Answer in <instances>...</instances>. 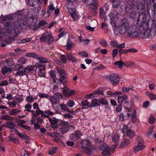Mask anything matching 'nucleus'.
I'll list each match as a JSON object with an SVG mask.
<instances>
[{
  "mask_svg": "<svg viewBox=\"0 0 156 156\" xmlns=\"http://www.w3.org/2000/svg\"><path fill=\"white\" fill-rule=\"evenodd\" d=\"M143 8L139 9L140 11L138 14V16H137L136 19H135V21L137 20V24L140 23L139 27V30L141 34H143L144 36H147L150 33L151 30L148 28L149 21L147 20V16L149 14V9L151 8L150 6H148L147 2L144 5Z\"/></svg>",
  "mask_w": 156,
  "mask_h": 156,
  "instance_id": "obj_1",
  "label": "nucleus"
},
{
  "mask_svg": "<svg viewBox=\"0 0 156 156\" xmlns=\"http://www.w3.org/2000/svg\"><path fill=\"white\" fill-rule=\"evenodd\" d=\"M127 4L125 7V10L127 13V15L129 16L130 17L135 21V19L137 18V12L136 11L133 9H136L139 10L140 9L143 8V6L146 3V0H127Z\"/></svg>",
  "mask_w": 156,
  "mask_h": 156,
  "instance_id": "obj_2",
  "label": "nucleus"
},
{
  "mask_svg": "<svg viewBox=\"0 0 156 156\" xmlns=\"http://www.w3.org/2000/svg\"><path fill=\"white\" fill-rule=\"evenodd\" d=\"M110 19L111 25L112 29L116 34L119 33L120 34H123L126 33L128 30V28L131 26H129V22L126 19H123L120 22V25L118 27L116 26V16L113 13H110L108 15Z\"/></svg>",
  "mask_w": 156,
  "mask_h": 156,
  "instance_id": "obj_3",
  "label": "nucleus"
},
{
  "mask_svg": "<svg viewBox=\"0 0 156 156\" xmlns=\"http://www.w3.org/2000/svg\"><path fill=\"white\" fill-rule=\"evenodd\" d=\"M9 17H6L3 19V20L5 21L4 22L5 28L9 33L14 34V35L17 34L19 32L18 28H22V24H18L17 27L15 26V27H13V25L14 24L11 23V20L12 18V17L10 16ZM22 25H23V24H22Z\"/></svg>",
  "mask_w": 156,
  "mask_h": 156,
  "instance_id": "obj_4",
  "label": "nucleus"
},
{
  "mask_svg": "<svg viewBox=\"0 0 156 156\" xmlns=\"http://www.w3.org/2000/svg\"><path fill=\"white\" fill-rule=\"evenodd\" d=\"M81 144V148L89 155L91 154L92 152L96 149L95 146L91 145V142L88 140H82Z\"/></svg>",
  "mask_w": 156,
  "mask_h": 156,
  "instance_id": "obj_5",
  "label": "nucleus"
},
{
  "mask_svg": "<svg viewBox=\"0 0 156 156\" xmlns=\"http://www.w3.org/2000/svg\"><path fill=\"white\" fill-rule=\"evenodd\" d=\"M48 1V0H25L27 5L33 7L38 12L41 9L42 3L43 2L45 4L47 3Z\"/></svg>",
  "mask_w": 156,
  "mask_h": 156,
  "instance_id": "obj_6",
  "label": "nucleus"
},
{
  "mask_svg": "<svg viewBox=\"0 0 156 156\" xmlns=\"http://www.w3.org/2000/svg\"><path fill=\"white\" fill-rule=\"evenodd\" d=\"M126 33L127 34L129 37L131 38L141 37L143 38L147 37H149V35L150 33L147 36H144L143 34H140V31L139 30V32H138L134 29V27L132 26L129 27V28H128V30L126 31Z\"/></svg>",
  "mask_w": 156,
  "mask_h": 156,
  "instance_id": "obj_7",
  "label": "nucleus"
},
{
  "mask_svg": "<svg viewBox=\"0 0 156 156\" xmlns=\"http://www.w3.org/2000/svg\"><path fill=\"white\" fill-rule=\"evenodd\" d=\"M30 23H29V21H27V24H29L30 26L33 27V29L34 30H37L39 29V28L42 26H44L45 24H47V23L43 20L40 21L38 23V25H36V23L37 22V20L34 19V18L33 16L30 17Z\"/></svg>",
  "mask_w": 156,
  "mask_h": 156,
  "instance_id": "obj_8",
  "label": "nucleus"
},
{
  "mask_svg": "<svg viewBox=\"0 0 156 156\" xmlns=\"http://www.w3.org/2000/svg\"><path fill=\"white\" fill-rule=\"evenodd\" d=\"M99 149L101 151H103L102 154L104 156H109L111 155L110 150L111 147H109L108 144L105 143L101 144L99 147Z\"/></svg>",
  "mask_w": 156,
  "mask_h": 156,
  "instance_id": "obj_9",
  "label": "nucleus"
},
{
  "mask_svg": "<svg viewBox=\"0 0 156 156\" xmlns=\"http://www.w3.org/2000/svg\"><path fill=\"white\" fill-rule=\"evenodd\" d=\"M58 72L60 74V77L59 80L60 83H62L64 86L66 85L67 80L65 76L66 73L64 70L60 67H56V68Z\"/></svg>",
  "mask_w": 156,
  "mask_h": 156,
  "instance_id": "obj_10",
  "label": "nucleus"
},
{
  "mask_svg": "<svg viewBox=\"0 0 156 156\" xmlns=\"http://www.w3.org/2000/svg\"><path fill=\"white\" fill-rule=\"evenodd\" d=\"M83 3L90 5V7L92 9L93 12L95 14L97 13V10L98 5L96 2L97 0H81Z\"/></svg>",
  "mask_w": 156,
  "mask_h": 156,
  "instance_id": "obj_11",
  "label": "nucleus"
},
{
  "mask_svg": "<svg viewBox=\"0 0 156 156\" xmlns=\"http://www.w3.org/2000/svg\"><path fill=\"white\" fill-rule=\"evenodd\" d=\"M54 39L51 34L44 35L43 34L40 38V41L41 42H44L47 41L48 45L51 44L54 41Z\"/></svg>",
  "mask_w": 156,
  "mask_h": 156,
  "instance_id": "obj_12",
  "label": "nucleus"
},
{
  "mask_svg": "<svg viewBox=\"0 0 156 156\" xmlns=\"http://www.w3.org/2000/svg\"><path fill=\"white\" fill-rule=\"evenodd\" d=\"M49 121L50 125L49 127L54 129H57L59 127V121L60 120L53 117L52 119L49 118Z\"/></svg>",
  "mask_w": 156,
  "mask_h": 156,
  "instance_id": "obj_13",
  "label": "nucleus"
},
{
  "mask_svg": "<svg viewBox=\"0 0 156 156\" xmlns=\"http://www.w3.org/2000/svg\"><path fill=\"white\" fill-rule=\"evenodd\" d=\"M147 5L150 6L154 14L156 12V0H146Z\"/></svg>",
  "mask_w": 156,
  "mask_h": 156,
  "instance_id": "obj_14",
  "label": "nucleus"
},
{
  "mask_svg": "<svg viewBox=\"0 0 156 156\" xmlns=\"http://www.w3.org/2000/svg\"><path fill=\"white\" fill-rule=\"evenodd\" d=\"M12 129V130L10 131V132L15 133L22 139L28 140H30L29 137L27 136L26 134L25 133L21 134L19 132L18 130L17 129H14V128Z\"/></svg>",
  "mask_w": 156,
  "mask_h": 156,
  "instance_id": "obj_15",
  "label": "nucleus"
},
{
  "mask_svg": "<svg viewBox=\"0 0 156 156\" xmlns=\"http://www.w3.org/2000/svg\"><path fill=\"white\" fill-rule=\"evenodd\" d=\"M75 91L74 90H71L67 87L64 86L62 91L63 93L67 97H70L73 96L74 94Z\"/></svg>",
  "mask_w": 156,
  "mask_h": 156,
  "instance_id": "obj_16",
  "label": "nucleus"
},
{
  "mask_svg": "<svg viewBox=\"0 0 156 156\" xmlns=\"http://www.w3.org/2000/svg\"><path fill=\"white\" fill-rule=\"evenodd\" d=\"M83 134L81 132L79 131H77L74 133L70 134L69 135V137L71 140L73 141H76L80 138L81 136Z\"/></svg>",
  "mask_w": 156,
  "mask_h": 156,
  "instance_id": "obj_17",
  "label": "nucleus"
},
{
  "mask_svg": "<svg viewBox=\"0 0 156 156\" xmlns=\"http://www.w3.org/2000/svg\"><path fill=\"white\" fill-rule=\"evenodd\" d=\"M108 80L112 83L114 86H116L118 84L119 81V75H111Z\"/></svg>",
  "mask_w": 156,
  "mask_h": 156,
  "instance_id": "obj_18",
  "label": "nucleus"
},
{
  "mask_svg": "<svg viewBox=\"0 0 156 156\" xmlns=\"http://www.w3.org/2000/svg\"><path fill=\"white\" fill-rule=\"evenodd\" d=\"M110 2H112V6L114 9L115 13L116 15L119 14V12L117 11V9L119 6V5L120 3V0H109Z\"/></svg>",
  "mask_w": 156,
  "mask_h": 156,
  "instance_id": "obj_19",
  "label": "nucleus"
},
{
  "mask_svg": "<svg viewBox=\"0 0 156 156\" xmlns=\"http://www.w3.org/2000/svg\"><path fill=\"white\" fill-rule=\"evenodd\" d=\"M130 143V140L127 137L125 138L120 144V148H125Z\"/></svg>",
  "mask_w": 156,
  "mask_h": 156,
  "instance_id": "obj_20",
  "label": "nucleus"
},
{
  "mask_svg": "<svg viewBox=\"0 0 156 156\" xmlns=\"http://www.w3.org/2000/svg\"><path fill=\"white\" fill-rule=\"evenodd\" d=\"M55 8L54 7V5L52 3H50L48 7L47 10L48 16L51 15V13L55 10Z\"/></svg>",
  "mask_w": 156,
  "mask_h": 156,
  "instance_id": "obj_21",
  "label": "nucleus"
},
{
  "mask_svg": "<svg viewBox=\"0 0 156 156\" xmlns=\"http://www.w3.org/2000/svg\"><path fill=\"white\" fill-rule=\"evenodd\" d=\"M12 69L8 66L4 67L1 69L2 73L4 75L7 73H10L12 72Z\"/></svg>",
  "mask_w": 156,
  "mask_h": 156,
  "instance_id": "obj_22",
  "label": "nucleus"
},
{
  "mask_svg": "<svg viewBox=\"0 0 156 156\" xmlns=\"http://www.w3.org/2000/svg\"><path fill=\"white\" fill-rule=\"evenodd\" d=\"M81 104L82 105L81 107L82 109L88 108L90 107V105H89V103L87 102V100L82 101Z\"/></svg>",
  "mask_w": 156,
  "mask_h": 156,
  "instance_id": "obj_23",
  "label": "nucleus"
},
{
  "mask_svg": "<svg viewBox=\"0 0 156 156\" xmlns=\"http://www.w3.org/2000/svg\"><path fill=\"white\" fill-rule=\"evenodd\" d=\"M145 147V146L144 145L137 144L136 146L134 148L133 151L134 152L136 153L140 150H142Z\"/></svg>",
  "mask_w": 156,
  "mask_h": 156,
  "instance_id": "obj_24",
  "label": "nucleus"
},
{
  "mask_svg": "<svg viewBox=\"0 0 156 156\" xmlns=\"http://www.w3.org/2000/svg\"><path fill=\"white\" fill-rule=\"evenodd\" d=\"M66 56L69 60L72 61L73 62H75L76 61V59L74 57L75 55L72 54V52H70L68 53Z\"/></svg>",
  "mask_w": 156,
  "mask_h": 156,
  "instance_id": "obj_25",
  "label": "nucleus"
},
{
  "mask_svg": "<svg viewBox=\"0 0 156 156\" xmlns=\"http://www.w3.org/2000/svg\"><path fill=\"white\" fill-rule=\"evenodd\" d=\"M122 94V93L119 91H116L114 93H113L111 91H108L107 92V97L108 98H109L111 96H116V95L119 94Z\"/></svg>",
  "mask_w": 156,
  "mask_h": 156,
  "instance_id": "obj_26",
  "label": "nucleus"
},
{
  "mask_svg": "<svg viewBox=\"0 0 156 156\" xmlns=\"http://www.w3.org/2000/svg\"><path fill=\"white\" fill-rule=\"evenodd\" d=\"M99 101L98 99H93L91 102V104H90V106L91 107H94L97 106H99Z\"/></svg>",
  "mask_w": 156,
  "mask_h": 156,
  "instance_id": "obj_27",
  "label": "nucleus"
},
{
  "mask_svg": "<svg viewBox=\"0 0 156 156\" xmlns=\"http://www.w3.org/2000/svg\"><path fill=\"white\" fill-rule=\"evenodd\" d=\"M9 138V140L11 141L12 142H13L15 144H19L20 142L18 138H13L10 136H8Z\"/></svg>",
  "mask_w": 156,
  "mask_h": 156,
  "instance_id": "obj_28",
  "label": "nucleus"
},
{
  "mask_svg": "<svg viewBox=\"0 0 156 156\" xmlns=\"http://www.w3.org/2000/svg\"><path fill=\"white\" fill-rule=\"evenodd\" d=\"M35 66L37 68L39 69L40 71H44L45 69V68L41 63H36L35 64Z\"/></svg>",
  "mask_w": 156,
  "mask_h": 156,
  "instance_id": "obj_29",
  "label": "nucleus"
},
{
  "mask_svg": "<svg viewBox=\"0 0 156 156\" xmlns=\"http://www.w3.org/2000/svg\"><path fill=\"white\" fill-rule=\"evenodd\" d=\"M146 94L148 96L151 100H153L156 99V95L151 92L149 91H147L146 93Z\"/></svg>",
  "mask_w": 156,
  "mask_h": 156,
  "instance_id": "obj_30",
  "label": "nucleus"
},
{
  "mask_svg": "<svg viewBox=\"0 0 156 156\" xmlns=\"http://www.w3.org/2000/svg\"><path fill=\"white\" fill-rule=\"evenodd\" d=\"M126 134L127 136L129 137V138H132L134 136L135 133L131 130L129 129L126 131Z\"/></svg>",
  "mask_w": 156,
  "mask_h": 156,
  "instance_id": "obj_31",
  "label": "nucleus"
},
{
  "mask_svg": "<svg viewBox=\"0 0 156 156\" xmlns=\"http://www.w3.org/2000/svg\"><path fill=\"white\" fill-rule=\"evenodd\" d=\"M48 99L52 104L55 105L57 103L58 100L54 96H50Z\"/></svg>",
  "mask_w": 156,
  "mask_h": 156,
  "instance_id": "obj_32",
  "label": "nucleus"
},
{
  "mask_svg": "<svg viewBox=\"0 0 156 156\" xmlns=\"http://www.w3.org/2000/svg\"><path fill=\"white\" fill-rule=\"evenodd\" d=\"M131 119L133 123H135L137 121L136 112L135 111H133L132 113Z\"/></svg>",
  "mask_w": 156,
  "mask_h": 156,
  "instance_id": "obj_33",
  "label": "nucleus"
},
{
  "mask_svg": "<svg viewBox=\"0 0 156 156\" xmlns=\"http://www.w3.org/2000/svg\"><path fill=\"white\" fill-rule=\"evenodd\" d=\"M26 55L29 57H33L38 59L39 57V55L37 54L34 53H29L26 54Z\"/></svg>",
  "mask_w": 156,
  "mask_h": 156,
  "instance_id": "obj_34",
  "label": "nucleus"
},
{
  "mask_svg": "<svg viewBox=\"0 0 156 156\" xmlns=\"http://www.w3.org/2000/svg\"><path fill=\"white\" fill-rule=\"evenodd\" d=\"M35 67L34 66H27V67L24 69V71H26L28 70V72L31 73H33L32 71H34V68Z\"/></svg>",
  "mask_w": 156,
  "mask_h": 156,
  "instance_id": "obj_35",
  "label": "nucleus"
},
{
  "mask_svg": "<svg viewBox=\"0 0 156 156\" xmlns=\"http://www.w3.org/2000/svg\"><path fill=\"white\" fill-rule=\"evenodd\" d=\"M20 112V111L17 109H12L9 112V113L11 115H16L17 113Z\"/></svg>",
  "mask_w": 156,
  "mask_h": 156,
  "instance_id": "obj_36",
  "label": "nucleus"
},
{
  "mask_svg": "<svg viewBox=\"0 0 156 156\" xmlns=\"http://www.w3.org/2000/svg\"><path fill=\"white\" fill-rule=\"evenodd\" d=\"M114 64L115 65H118V67L121 68L124 65V63L121 61H119L115 62Z\"/></svg>",
  "mask_w": 156,
  "mask_h": 156,
  "instance_id": "obj_37",
  "label": "nucleus"
},
{
  "mask_svg": "<svg viewBox=\"0 0 156 156\" xmlns=\"http://www.w3.org/2000/svg\"><path fill=\"white\" fill-rule=\"evenodd\" d=\"M6 126L12 129H14L15 126V124L12 122H8L6 124Z\"/></svg>",
  "mask_w": 156,
  "mask_h": 156,
  "instance_id": "obj_38",
  "label": "nucleus"
},
{
  "mask_svg": "<svg viewBox=\"0 0 156 156\" xmlns=\"http://www.w3.org/2000/svg\"><path fill=\"white\" fill-rule=\"evenodd\" d=\"M68 125V123L67 122L61 121L59 122V127H62V128H66Z\"/></svg>",
  "mask_w": 156,
  "mask_h": 156,
  "instance_id": "obj_39",
  "label": "nucleus"
},
{
  "mask_svg": "<svg viewBox=\"0 0 156 156\" xmlns=\"http://www.w3.org/2000/svg\"><path fill=\"white\" fill-rule=\"evenodd\" d=\"M59 131H60V133H58V134H63L66 133L67 132V130L66 128H60L58 130V132H59Z\"/></svg>",
  "mask_w": 156,
  "mask_h": 156,
  "instance_id": "obj_40",
  "label": "nucleus"
},
{
  "mask_svg": "<svg viewBox=\"0 0 156 156\" xmlns=\"http://www.w3.org/2000/svg\"><path fill=\"white\" fill-rule=\"evenodd\" d=\"M94 94L95 96L96 95H103L104 92L102 90H96L94 91Z\"/></svg>",
  "mask_w": 156,
  "mask_h": 156,
  "instance_id": "obj_41",
  "label": "nucleus"
},
{
  "mask_svg": "<svg viewBox=\"0 0 156 156\" xmlns=\"http://www.w3.org/2000/svg\"><path fill=\"white\" fill-rule=\"evenodd\" d=\"M62 109L65 111L68 112L69 111V108L67 107L66 105L64 104H61L60 105Z\"/></svg>",
  "mask_w": 156,
  "mask_h": 156,
  "instance_id": "obj_42",
  "label": "nucleus"
},
{
  "mask_svg": "<svg viewBox=\"0 0 156 156\" xmlns=\"http://www.w3.org/2000/svg\"><path fill=\"white\" fill-rule=\"evenodd\" d=\"M25 72V71H24V70L23 71L21 69L19 70V71L16 73L15 75L16 76H23L24 75V73Z\"/></svg>",
  "mask_w": 156,
  "mask_h": 156,
  "instance_id": "obj_43",
  "label": "nucleus"
},
{
  "mask_svg": "<svg viewBox=\"0 0 156 156\" xmlns=\"http://www.w3.org/2000/svg\"><path fill=\"white\" fill-rule=\"evenodd\" d=\"M49 74L52 79H54L56 78V72L54 70H51L49 72Z\"/></svg>",
  "mask_w": 156,
  "mask_h": 156,
  "instance_id": "obj_44",
  "label": "nucleus"
},
{
  "mask_svg": "<svg viewBox=\"0 0 156 156\" xmlns=\"http://www.w3.org/2000/svg\"><path fill=\"white\" fill-rule=\"evenodd\" d=\"M57 148L56 147H53L49 150V154H53L56 152Z\"/></svg>",
  "mask_w": 156,
  "mask_h": 156,
  "instance_id": "obj_45",
  "label": "nucleus"
},
{
  "mask_svg": "<svg viewBox=\"0 0 156 156\" xmlns=\"http://www.w3.org/2000/svg\"><path fill=\"white\" fill-rule=\"evenodd\" d=\"M32 107V105L29 103H27L24 106V108L27 112L30 111V110L31 109Z\"/></svg>",
  "mask_w": 156,
  "mask_h": 156,
  "instance_id": "obj_46",
  "label": "nucleus"
},
{
  "mask_svg": "<svg viewBox=\"0 0 156 156\" xmlns=\"http://www.w3.org/2000/svg\"><path fill=\"white\" fill-rule=\"evenodd\" d=\"M38 60L44 63H46L49 62L47 58H45L44 57H39Z\"/></svg>",
  "mask_w": 156,
  "mask_h": 156,
  "instance_id": "obj_47",
  "label": "nucleus"
},
{
  "mask_svg": "<svg viewBox=\"0 0 156 156\" xmlns=\"http://www.w3.org/2000/svg\"><path fill=\"white\" fill-rule=\"evenodd\" d=\"M26 62V59L24 57L20 58L18 60V63L20 64H24Z\"/></svg>",
  "mask_w": 156,
  "mask_h": 156,
  "instance_id": "obj_48",
  "label": "nucleus"
},
{
  "mask_svg": "<svg viewBox=\"0 0 156 156\" xmlns=\"http://www.w3.org/2000/svg\"><path fill=\"white\" fill-rule=\"evenodd\" d=\"M70 13L72 18L74 20H75L77 18V15L76 11L73 10L72 12H70Z\"/></svg>",
  "mask_w": 156,
  "mask_h": 156,
  "instance_id": "obj_49",
  "label": "nucleus"
},
{
  "mask_svg": "<svg viewBox=\"0 0 156 156\" xmlns=\"http://www.w3.org/2000/svg\"><path fill=\"white\" fill-rule=\"evenodd\" d=\"M97 96H95L94 94L93 91L92 93L89 94H87L86 95V98L87 99H90L94 97H97Z\"/></svg>",
  "mask_w": 156,
  "mask_h": 156,
  "instance_id": "obj_50",
  "label": "nucleus"
},
{
  "mask_svg": "<svg viewBox=\"0 0 156 156\" xmlns=\"http://www.w3.org/2000/svg\"><path fill=\"white\" fill-rule=\"evenodd\" d=\"M39 96L41 98H46L48 99L49 98L50 96L47 95L46 94H45L43 93H41L39 94Z\"/></svg>",
  "mask_w": 156,
  "mask_h": 156,
  "instance_id": "obj_51",
  "label": "nucleus"
},
{
  "mask_svg": "<svg viewBox=\"0 0 156 156\" xmlns=\"http://www.w3.org/2000/svg\"><path fill=\"white\" fill-rule=\"evenodd\" d=\"M155 118L153 116H150L149 118L148 122L151 124H153L155 122Z\"/></svg>",
  "mask_w": 156,
  "mask_h": 156,
  "instance_id": "obj_52",
  "label": "nucleus"
},
{
  "mask_svg": "<svg viewBox=\"0 0 156 156\" xmlns=\"http://www.w3.org/2000/svg\"><path fill=\"white\" fill-rule=\"evenodd\" d=\"M60 60L63 63H65L67 61V57L65 55H63L61 56Z\"/></svg>",
  "mask_w": 156,
  "mask_h": 156,
  "instance_id": "obj_53",
  "label": "nucleus"
},
{
  "mask_svg": "<svg viewBox=\"0 0 156 156\" xmlns=\"http://www.w3.org/2000/svg\"><path fill=\"white\" fill-rule=\"evenodd\" d=\"M119 139V136L117 134H115L112 138V140L115 142H117Z\"/></svg>",
  "mask_w": 156,
  "mask_h": 156,
  "instance_id": "obj_54",
  "label": "nucleus"
},
{
  "mask_svg": "<svg viewBox=\"0 0 156 156\" xmlns=\"http://www.w3.org/2000/svg\"><path fill=\"white\" fill-rule=\"evenodd\" d=\"M105 68V67L103 66L102 64H100L99 66L95 67L94 68V69L99 70L100 69H103Z\"/></svg>",
  "mask_w": 156,
  "mask_h": 156,
  "instance_id": "obj_55",
  "label": "nucleus"
},
{
  "mask_svg": "<svg viewBox=\"0 0 156 156\" xmlns=\"http://www.w3.org/2000/svg\"><path fill=\"white\" fill-rule=\"evenodd\" d=\"M67 106L70 107H72L74 105V102L71 100H69L67 103Z\"/></svg>",
  "mask_w": 156,
  "mask_h": 156,
  "instance_id": "obj_56",
  "label": "nucleus"
},
{
  "mask_svg": "<svg viewBox=\"0 0 156 156\" xmlns=\"http://www.w3.org/2000/svg\"><path fill=\"white\" fill-rule=\"evenodd\" d=\"M118 102L119 105H122V102L124 101L123 98L120 96H119L117 98Z\"/></svg>",
  "mask_w": 156,
  "mask_h": 156,
  "instance_id": "obj_57",
  "label": "nucleus"
},
{
  "mask_svg": "<svg viewBox=\"0 0 156 156\" xmlns=\"http://www.w3.org/2000/svg\"><path fill=\"white\" fill-rule=\"evenodd\" d=\"M99 102L100 104L104 105H107L108 104L107 101L104 98H102L101 100H100Z\"/></svg>",
  "mask_w": 156,
  "mask_h": 156,
  "instance_id": "obj_58",
  "label": "nucleus"
},
{
  "mask_svg": "<svg viewBox=\"0 0 156 156\" xmlns=\"http://www.w3.org/2000/svg\"><path fill=\"white\" fill-rule=\"evenodd\" d=\"M26 100L28 102V103H31L34 101V100L32 96H28L26 99Z\"/></svg>",
  "mask_w": 156,
  "mask_h": 156,
  "instance_id": "obj_59",
  "label": "nucleus"
},
{
  "mask_svg": "<svg viewBox=\"0 0 156 156\" xmlns=\"http://www.w3.org/2000/svg\"><path fill=\"white\" fill-rule=\"evenodd\" d=\"M23 67V66H21L20 65L17 64L14 66V67L13 68L14 70L16 71L20 69H21Z\"/></svg>",
  "mask_w": 156,
  "mask_h": 156,
  "instance_id": "obj_60",
  "label": "nucleus"
},
{
  "mask_svg": "<svg viewBox=\"0 0 156 156\" xmlns=\"http://www.w3.org/2000/svg\"><path fill=\"white\" fill-rule=\"evenodd\" d=\"M58 100H59L60 98H62V96L60 94L56 93L55 94L54 96Z\"/></svg>",
  "mask_w": 156,
  "mask_h": 156,
  "instance_id": "obj_61",
  "label": "nucleus"
},
{
  "mask_svg": "<svg viewBox=\"0 0 156 156\" xmlns=\"http://www.w3.org/2000/svg\"><path fill=\"white\" fill-rule=\"evenodd\" d=\"M41 112L42 111L40 108L37 109L36 110L35 113L34 115V117L37 116L39 115H41Z\"/></svg>",
  "mask_w": 156,
  "mask_h": 156,
  "instance_id": "obj_62",
  "label": "nucleus"
},
{
  "mask_svg": "<svg viewBox=\"0 0 156 156\" xmlns=\"http://www.w3.org/2000/svg\"><path fill=\"white\" fill-rule=\"evenodd\" d=\"M26 123V121H24L22 119H20L19 120L18 122V125L19 126L22 127V125H23V124H25Z\"/></svg>",
  "mask_w": 156,
  "mask_h": 156,
  "instance_id": "obj_63",
  "label": "nucleus"
},
{
  "mask_svg": "<svg viewBox=\"0 0 156 156\" xmlns=\"http://www.w3.org/2000/svg\"><path fill=\"white\" fill-rule=\"evenodd\" d=\"M119 55H121L122 54H127L128 53L127 49L124 50V49H120L119 51Z\"/></svg>",
  "mask_w": 156,
  "mask_h": 156,
  "instance_id": "obj_64",
  "label": "nucleus"
}]
</instances>
